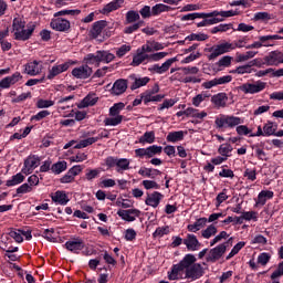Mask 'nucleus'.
<instances>
[{
	"label": "nucleus",
	"instance_id": "1",
	"mask_svg": "<svg viewBox=\"0 0 283 283\" xmlns=\"http://www.w3.org/2000/svg\"><path fill=\"white\" fill-rule=\"evenodd\" d=\"M197 261L196 255L193 254H186L184 259L177 263L174 264L168 272V280L176 281V280H186L187 277V269L191 266V264H195Z\"/></svg>",
	"mask_w": 283,
	"mask_h": 283
},
{
	"label": "nucleus",
	"instance_id": "2",
	"mask_svg": "<svg viewBox=\"0 0 283 283\" xmlns=\"http://www.w3.org/2000/svg\"><path fill=\"white\" fill-rule=\"evenodd\" d=\"M245 43L247 38H243L241 40L234 41L233 43L226 42L214 45L211 49H209V52H211V54L208 55V59L209 61H213L214 59H218V56H222V54H227V52L235 50V48H244Z\"/></svg>",
	"mask_w": 283,
	"mask_h": 283
},
{
	"label": "nucleus",
	"instance_id": "3",
	"mask_svg": "<svg viewBox=\"0 0 283 283\" xmlns=\"http://www.w3.org/2000/svg\"><path fill=\"white\" fill-rule=\"evenodd\" d=\"M107 169H114L117 171V174H125V171H129L132 169L129 165H132V161L128 158H118L114 156H108L104 160Z\"/></svg>",
	"mask_w": 283,
	"mask_h": 283
},
{
	"label": "nucleus",
	"instance_id": "4",
	"mask_svg": "<svg viewBox=\"0 0 283 283\" xmlns=\"http://www.w3.org/2000/svg\"><path fill=\"white\" fill-rule=\"evenodd\" d=\"M178 70H180L184 74L181 83H202V78H200V76L197 75L200 72V69H198L197 66L170 69V74H174V72H178Z\"/></svg>",
	"mask_w": 283,
	"mask_h": 283
},
{
	"label": "nucleus",
	"instance_id": "5",
	"mask_svg": "<svg viewBox=\"0 0 283 283\" xmlns=\"http://www.w3.org/2000/svg\"><path fill=\"white\" fill-rule=\"evenodd\" d=\"M241 124H242V119L233 115L220 114L214 120V125L217 129H229V128L233 129V127H238V125H241Z\"/></svg>",
	"mask_w": 283,
	"mask_h": 283
},
{
	"label": "nucleus",
	"instance_id": "6",
	"mask_svg": "<svg viewBox=\"0 0 283 283\" xmlns=\"http://www.w3.org/2000/svg\"><path fill=\"white\" fill-rule=\"evenodd\" d=\"M266 90V82L256 81L254 83L248 82L239 86V91L243 94H260Z\"/></svg>",
	"mask_w": 283,
	"mask_h": 283
},
{
	"label": "nucleus",
	"instance_id": "7",
	"mask_svg": "<svg viewBox=\"0 0 283 283\" xmlns=\"http://www.w3.org/2000/svg\"><path fill=\"white\" fill-rule=\"evenodd\" d=\"M163 154V146L153 145L147 148L135 149L136 158H154V156H160Z\"/></svg>",
	"mask_w": 283,
	"mask_h": 283
},
{
	"label": "nucleus",
	"instance_id": "8",
	"mask_svg": "<svg viewBox=\"0 0 283 283\" xmlns=\"http://www.w3.org/2000/svg\"><path fill=\"white\" fill-rule=\"evenodd\" d=\"M205 275V269L200 263H192L188 265L186 270V280H191V282H196V280H200Z\"/></svg>",
	"mask_w": 283,
	"mask_h": 283
},
{
	"label": "nucleus",
	"instance_id": "9",
	"mask_svg": "<svg viewBox=\"0 0 283 283\" xmlns=\"http://www.w3.org/2000/svg\"><path fill=\"white\" fill-rule=\"evenodd\" d=\"M71 65H74V62H64L62 64H55L49 67L46 78L49 81H54L56 76H59L60 74H63V72H67Z\"/></svg>",
	"mask_w": 283,
	"mask_h": 283
},
{
	"label": "nucleus",
	"instance_id": "10",
	"mask_svg": "<svg viewBox=\"0 0 283 283\" xmlns=\"http://www.w3.org/2000/svg\"><path fill=\"white\" fill-rule=\"evenodd\" d=\"M41 165V158L36 155H31L24 160V166L22 168V174L25 176H30L36 167Z\"/></svg>",
	"mask_w": 283,
	"mask_h": 283
},
{
	"label": "nucleus",
	"instance_id": "11",
	"mask_svg": "<svg viewBox=\"0 0 283 283\" xmlns=\"http://www.w3.org/2000/svg\"><path fill=\"white\" fill-rule=\"evenodd\" d=\"M228 243H221L216 248L211 249L207 255V262H218L224 253H227Z\"/></svg>",
	"mask_w": 283,
	"mask_h": 283
},
{
	"label": "nucleus",
	"instance_id": "12",
	"mask_svg": "<svg viewBox=\"0 0 283 283\" xmlns=\"http://www.w3.org/2000/svg\"><path fill=\"white\" fill-rule=\"evenodd\" d=\"M23 75L20 72H15L10 76H7L0 81V88L1 90H10L12 85H17L19 81H22Z\"/></svg>",
	"mask_w": 283,
	"mask_h": 283
},
{
	"label": "nucleus",
	"instance_id": "13",
	"mask_svg": "<svg viewBox=\"0 0 283 283\" xmlns=\"http://www.w3.org/2000/svg\"><path fill=\"white\" fill-rule=\"evenodd\" d=\"M231 81H233V77L231 75H224L221 77H216L208 82H203L201 84V87H203L205 90H211V87H217V85H227V83H231Z\"/></svg>",
	"mask_w": 283,
	"mask_h": 283
},
{
	"label": "nucleus",
	"instance_id": "14",
	"mask_svg": "<svg viewBox=\"0 0 283 283\" xmlns=\"http://www.w3.org/2000/svg\"><path fill=\"white\" fill-rule=\"evenodd\" d=\"M265 65H280L283 63V53L280 51H272L263 57Z\"/></svg>",
	"mask_w": 283,
	"mask_h": 283
},
{
	"label": "nucleus",
	"instance_id": "15",
	"mask_svg": "<svg viewBox=\"0 0 283 283\" xmlns=\"http://www.w3.org/2000/svg\"><path fill=\"white\" fill-rule=\"evenodd\" d=\"M50 25L52 30H55L56 32H67L71 28L70 20L63 18L52 19Z\"/></svg>",
	"mask_w": 283,
	"mask_h": 283
},
{
	"label": "nucleus",
	"instance_id": "16",
	"mask_svg": "<svg viewBox=\"0 0 283 283\" xmlns=\"http://www.w3.org/2000/svg\"><path fill=\"white\" fill-rule=\"evenodd\" d=\"M65 249L71 253H78L85 249V241L81 238L69 240L65 242Z\"/></svg>",
	"mask_w": 283,
	"mask_h": 283
},
{
	"label": "nucleus",
	"instance_id": "17",
	"mask_svg": "<svg viewBox=\"0 0 283 283\" xmlns=\"http://www.w3.org/2000/svg\"><path fill=\"white\" fill-rule=\"evenodd\" d=\"M24 72L29 76H38V74L43 72V64L36 60L29 62L24 65Z\"/></svg>",
	"mask_w": 283,
	"mask_h": 283
},
{
	"label": "nucleus",
	"instance_id": "18",
	"mask_svg": "<svg viewBox=\"0 0 283 283\" xmlns=\"http://www.w3.org/2000/svg\"><path fill=\"white\" fill-rule=\"evenodd\" d=\"M34 30H36V25L28 24L27 29H22L14 33L15 41H29L32 34H34Z\"/></svg>",
	"mask_w": 283,
	"mask_h": 283
},
{
	"label": "nucleus",
	"instance_id": "19",
	"mask_svg": "<svg viewBox=\"0 0 283 283\" xmlns=\"http://www.w3.org/2000/svg\"><path fill=\"white\" fill-rule=\"evenodd\" d=\"M177 61L178 57H171L164 62L161 65L154 64L149 69V72H155L156 74H165V72H169V67H171V65H174V63H176Z\"/></svg>",
	"mask_w": 283,
	"mask_h": 283
},
{
	"label": "nucleus",
	"instance_id": "20",
	"mask_svg": "<svg viewBox=\"0 0 283 283\" xmlns=\"http://www.w3.org/2000/svg\"><path fill=\"white\" fill-rule=\"evenodd\" d=\"M117 216L125 220L126 222H134L137 218H140V210L138 209H128V210H118Z\"/></svg>",
	"mask_w": 283,
	"mask_h": 283
},
{
	"label": "nucleus",
	"instance_id": "21",
	"mask_svg": "<svg viewBox=\"0 0 283 283\" xmlns=\"http://www.w3.org/2000/svg\"><path fill=\"white\" fill-rule=\"evenodd\" d=\"M92 67L88 65H82L72 70V76L75 78H90L92 76Z\"/></svg>",
	"mask_w": 283,
	"mask_h": 283
},
{
	"label": "nucleus",
	"instance_id": "22",
	"mask_svg": "<svg viewBox=\"0 0 283 283\" xmlns=\"http://www.w3.org/2000/svg\"><path fill=\"white\" fill-rule=\"evenodd\" d=\"M129 81H132L130 90L134 91V90H139V87H145V85H147V83H149L151 78H149L148 76L139 77L133 74V75H129Z\"/></svg>",
	"mask_w": 283,
	"mask_h": 283
},
{
	"label": "nucleus",
	"instance_id": "23",
	"mask_svg": "<svg viewBox=\"0 0 283 283\" xmlns=\"http://www.w3.org/2000/svg\"><path fill=\"white\" fill-rule=\"evenodd\" d=\"M144 105H149V103H160L165 95L155 94L154 92L146 91L142 94Z\"/></svg>",
	"mask_w": 283,
	"mask_h": 283
},
{
	"label": "nucleus",
	"instance_id": "24",
	"mask_svg": "<svg viewBox=\"0 0 283 283\" xmlns=\"http://www.w3.org/2000/svg\"><path fill=\"white\" fill-rule=\"evenodd\" d=\"M52 202H55V205H61L62 207H65L67 202H70V197H67V193L63 190H57L54 193L51 195Z\"/></svg>",
	"mask_w": 283,
	"mask_h": 283
},
{
	"label": "nucleus",
	"instance_id": "25",
	"mask_svg": "<svg viewBox=\"0 0 283 283\" xmlns=\"http://www.w3.org/2000/svg\"><path fill=\"white\" fill-rule=\"evenodd\" d=\"M105 28H107V21L105 20H99L93 23V27L90 31V34L92 36V39H98V36H101L103 30H105Z\"/></svg>",
	"mask_w": 283,
	"mask_h": 283
},
{
	"label": "nucleus",
	"instance_id": "26",
	"mask_svg": "<svg viewBox=\"0 0 283 283\" xmlns=\"http://www.w3.org/2000/svg\"><path fill=\"white\" fill-rule=\"evenodd\" d=\"M184 244L187 247L188 251H198L201 247L200 241H198L195 234H187L184 239Z\"/></svg>",
	"mask_w": 283,
	"mask_h": 283
},
{
	"label": "nucleus",
	"instance_id": "27",
	"mask_svg": "<svg viewBox=\"0 0 283 283\" xmlns=\"http://www.w3.org/2000/svg\"><path fill=\"white\" fill-rule=\"evenodd\" d=\"M0 249L6 253H17L19 251L18 247L12 245V239L8 234L1 239Z\"/></svg>",
	"mask_w": 283,
	"mask_h": 283
},
{
	"label": "nucleus",
	"instance_id": "28",
	"mask_svg": "<svg viewBox=\"0 0 283 283\" xmlns=\"http://www.w3.org/2000/svg\"><path fill=\"white\" fill-rule=\"evenodd\" d=\"M125 92H127V80H117L112 87V94L120 96V94H125Z\"/></svg>",
	"mask_w": 283,
	"mask_h": 283
},
{
	"label": "nucleus",
	"instance_id": "29",
	"mask_svg": "<svg viewBox=\"0 0 283 283\" xmlns=\"http://www.w3.org/2000/svg\"><path fill=\"white\" fill-rule=\"evenodd\" d=\"M124 3H125V0H113L112 2L104 6V8L101 10V13L109 14V12H114V11L123 8Z\"/></svg>",
	"mask_w": 283,
	"mask_h": 283
},
{
	"label": "nucleus",
	"instance_id": "30",
	"mask_svg": "<svg viewBox=\"0 0 283 283\" xmlns=\"http://www.w3.org/2000/svg\"><path fill=\"white\" fill-rule=\"evenodd\" d=\"M96 103H98V96H96L95 93H90L87 96L83 98V101L77 105V107L80 109H83L85 107H93V105H95Z\"/></svg>",
	"mask_w": 283,
	"mask_h": 283
},
{
	"label": "nucleus",
	"instance_id": "31",
	"mask_svg": "<svg viewBox=\"0 0 283 283\" xmlns=\"http://www.w3.org/2000/svg\"><path fill=\"white\" fill-rule=\"evenodd\" d=\"M160 200H163V193L155 191L147 196L145 202L148 207H153L154 209H156V207L160 205Z\"/></svg>",
	"mask_w": 283,
	"mask_h": 283
},
{
	"label": "nucleus",
	"instance_id": "32",
	"mask_svg": "<svg viewBox=\"0 0 283 283\" xmlns=\"http://www.w3.org/2000/svg\"><path fill=\"white\" fill-rule=\"evenodd\" d=\"M227 101H229L227 93H218L211 96V103L214 104V107L218 108L227 107Z\"/></svg>",
	"mask_w": 283,
	"mask_h": 283
},
{
	"label": "nucleus",
	"instance_id": "33",
	"mask_svg": "<svg viewBox=\"0 0 283 283\" xmlns=\"http://www.w3.org/2000/svg\"><path fill=\"white\" fill-rule=\"evenodd\" d=\"M274 192L271 190H262L259 195H258V199H256V207L258 205H261V207H264V205H266V200H271L273 199Z\"/></svg>",
	"mask_w": 283,
	"mask_h": 283
},
{
	"label": "nucleus",
	"instance_id": "34",
	"mask_svg": "<svg viewBox=\"0 0 283 283\" xmlns=\"http://www.w3.org/2000/svg\"><path fill=\"white\" fill-rule=\"evenodd\" d=\"M232 151H233V146H231V144L229 143L221 144L218 148L219 156H222L226 160H229V158H231Z\"/></svg>",
	"mask_w": 283,
	"mask_h": 283
},
{
	"label": "nucleus",
	"instance_id": "35",
	"mask_svg": "<svg viewBox=\"0 0 283 283\" xmlns=\"http://www.w3.org/2000/svg\"><path fill=\"white\" fill-rule=\"evenodd\" d=\"M145 61L149 62V54H144L142 51L137 49V53L133 56L132 65L133 67H138V65H142V63H145Z\"/></svg>",
	"mask_w": 283,
	"mask_h": 283
},
{
	"label": "nucleus",
	"instance_id": "36",
	"mask_svg": "<svg viewBox=\"0 0 283 283\" xmlns=\"http://www.w3.org/2000/svg\"><path fill=\"white\" fill-rule=\"evenodd\" d=\"M240 11L238 10H229V11H212L209 13V17H220L221 19H229L230 17H238Z\"/></svg>",
	"mask_w": 283,
	"mask_h": 283
},
{
	"label": "nucleus",
	"instance_id": "37",
	"mask_svg": "<svg viewBox=\"0 0 283 283\" xmlns=\"http://www.w3.org/2000/svg\"><path fill=\"white\" fill-rule=\"evenodd\" d=\"M207 98H211V94L207 91H203V92L199 93L198 95H196L195 97H192V105L195 107H200V105L202 103H205V101H207Z\"/></svg>",
	"mask_w": 283,
	"mask_h": 283
},
{
	"label": "nucleus",
	"instance_id": "38",
	"mask_svg": "<svg viewBox=\"0 0 283 283\" xmlns=\"http://www.w3.org/2000/svg\"><path fill=\"white\" fill-rule=\"evenodd\" d=\"M167 143H179L185 140V133L182 130L170 132L166 137Z\"/></svg>",
	"mask_w": 283,
	"mask_h": 283
},
{
	"label": "nucleus",
	"instance_id": "39",
	"mask_svg": "<svg viewBox=\"0 0 283 283\" xmlns=\"http://www.w3.org/2000/svg\"><path fill=\"white\" fill-rule=\"evenodd\" d=\"M125 118V116H111L106 117L104 119V125L105 127H117V125H120V123H123V119Z\"/></svg>",
	"mask_w": 283,
	"mask_h": 283
},
{
	"label": "nucleus",
	"instance_id": "40",
	"mask_svg": "<svg viewBox=\"0 0 283 283\" xmlns=\"http://www.w3.org/2000/svg\"><path fill=\"white\" fill-rule=\"evenodd\" d=\"M207 224V218H199L195 223L188 224L187 229L191 233L200 231Z\"/></svg>",
	"mask_w": 283,
	"mask_h": 283
},
{
	"label": "nucleus",
	"instance_id": "41",
	"mask_svg": "<svg viewBox=\"0 0 283 283\" xmlns=\"http://www.w3.org/2000/svg\"><path fill=\"white\" fill-rule=\"evenodd\" d=\"M97 59H99V63H112L116 56L109 51H97Z\"/></svg>",
	"mask_w": 283,
	"mask_h": 283
},
{
	"label": "nucleus",
	"instance_id": "42",
	"mask_svg": "<svg viewBox=\"0 0 283 283\" xmlns=\"http://www.w3.org/2000/svg\"><path fill=\"white\" fill-rule=\"evenodd\" d=\"M156 142V133L151 132H146L142 137H139V143L140 145H151Z\"/></svg>",
	"mask_w": 283,
	"mask_h": 283
},
{
	"label": "nucleus",
	"instance_id": "43",
	"mask_svg": "<svg viewBox=\"0 0 283 283\" xmlns=\"http://www.w3.org/2000/svg\"><path fill=\"white\" fill-rule=\"evenodd\" d=\"M253 72H255V69L251 64H245L230 71V74H252Z\"/></svg>",
	"mask_w": 283,
	"mask_h": 283
},
{
	"label": "nucleus",
	"instance_id": "44",
	"mask_svg": "<svg viewBox=\"0 0 283 283\" xmlns=\"http://www.w3.org/2000/svg\"><path fill=\"white\" fill-rule=\"evenodd\" d=\"M25 180V176L23 174L18 172L17 175H13L11 179L7 180L8 187H17V185H21Z\"/></svg>",
	"mask_w": 283,
	"mask_h": 283
},
{
	"label": "nucleus",
	"instance_id": "45",
	"mask_svg": "<svg viewBox=\"0 0 283 283\" xmlns=\"http://www.w3.org/2000/svg\"><path fill=\"white\" fill-rule=\"evenodd\" d=\"M138 174L139 176H144V178H154L155 176H160V170L153 168H140Z\"/></svg>",
	"mask_w": 283,
	"mask_h": 283
},
{
	"label": "nucleus",
	"instance_id": "46",
	"mask_svg": "<svg viewBox=\"0 0 283 283\" xmlns=\"http://www.w3.org/2000/svg\"><path fill=\"white\" fill-rule=\"evenodd\" d=\"M258 55V51H247L245 53H238L237 61L238 63H244L250 59H254Z\"/></svg>",
	"mask_w": 283,
	"mask_h": 283
},
{
	"label": "nucleus",
	"instance_id": "47",
	"mask_svg": "<svg viewBox=\"0 0 283 283\" xmlns=\"http://www.w3.org/2000/svg\"><path fill=\"white\" fill-rule=\"evenodd\" d=\"M169 10H171V7L158 3L151 8V14L153 17H158V14H163V12H169Z\"/></svg>",
	"mask_w": 283,
	"mask_h": 283
},
{
	"label": "nucleus",
	"instance_id": "48",
	"mask_svg": "<svg viewBox=\"0 0 283 283\" xmlns=\"http://www.w3.org/2000/svg\"><path fill=\"white\" fill-rule=\"evenodd\" d=\"M138 21H140V13L138 11L129 10L128 12H126L127 24L138 23Z\"/></svg>",
	"mask_w": 283,
	"mask_h": 283
},
{
	"label": "nucleus",
	"instance_id": "49",
	"mask_svg": "<svg viewBox=\"0 0 283 283\" xmlns=\"http://www.w3.org/2000/svg\"><path fill=\"white\" fill-rule=\"evenodd\" d=\"M143 25H145V21L143 20H139L138 22H134L132 25L126 27L124 29V34H134V32H138V30L143 28Z\"/></svg>",
	"mask_w": 283,
	"mask_h": 283
},
{
	"label": "nucleus",
	"instance_id": "50",
	"mask_svg": "<svg viewBox=\"0 0 283 283\" xmlns=\"http://www.w3.org/2000/svg\"><path fill=\"white\" fill-rule=\"evenodd\" d=\"M67 169V161H57L51 166V171L53 174H63Z\"/></svg>",
	"mask_w": 283,
	"mask_h": 283
},
{
	"label": "nucleus",
	"instance_id": "51",
	"mask_svg": "<svg viewBox=\"0 0 283 283\" xmlns=\"http://www.w3.org/2000/svg\"><path fill=\"white\" fill-rule=\"evenodd\" d=\"M196 19H209V13H188L181 17V21H196Z\"/></svg>",
	"mask_w": 283,
	"mask_h": 283
},
{
	"label": "nucleus",
	"instance_id": "52",
	"mask_svg": "<svg viewBox=\"0 0 283 283\" xmlns=\"http://www.w3.org/2000/svg\"><path fill=\"white\" fill-rule=\"evenodd\" d=\"M216 233H218V228L216 227V224H210L207 229L201 231V235L202 238H205V240H209V238H213Z\"/></svg>",
	"mask_w": 283,
	"mask_h": 283
},
{
	"label": "nucleus",
	"instance_id": "53",
	"mask_svg": "<svg viewBox=\"0 0 283 283\" xmlns=\"http://www.w3.org/2000/svg\"><path fill=\"white\" fill-rule=\"evenodd\" d=\"M123 109H125V103H116L109 108V116H123L120 115V112H123Z\"/></svg>",
	"mask_w": 283,
	"mask_h": 283
},
{
	"label": "nucleus",
	"instance_id": "54",
	"mask_svg": "<svg viewBox=\"0 0 283 283\" xmlns=\"http://www.w3.org/2000/svg\"><path fill=\"white\" fill-rule=\"evenodd\" d=\"M263 130L265 136H273L275 132H277V124L273 122H268L266 124H264Z\"/></svg>",
	"mask_w": 283,
	"mask_h": 283
},
{
	"label": "nucleus",
	"instance_id": "55",
	"mask_svg": "<svg viewBox=\"0 0 283 283\" xmlns=\"http://www.w3.org/2000/svg\"><path fill=\"white\" fill-rule=\"evenodd\" d=\"M12 28L14 34H17V32H21V30L25 28V22L21 18H14L12 22Z\"/></svg>",
	"mask_w": 283,
	"mask_h": 283
},
{
	"label": "nucleus",
	"instance_id": "56",
	"mask_svg": "<svg viewBox=\"0 0 283 283\" xmlns=\"http://www.w3.org/2000/svg\"><path fill=\"white\" fill-rule=\"evenodd\" d=\"M128 52H132V45L124 44L116 49V56L118 59H123V56H125V54H127Z\"/></svg>",
	"mask_w": 283,
	"mask_h": 283
},
{
	"label": "nucleus",
	"instance_id": "57",
	"mask_svg": "<svg viewBox=\"0 0 283 283\" xmlns=\"http://www.w3.org/2000/svg\"><path fill=\"white\" fill-rule=\"evenodd\" d=\"M164 235H169V226L159 227L153 233V238H163Z\"/></svg>",
	"mask_w": 283,
	"mask_h": 283
},
{
	"label": "nucleus",
	"instance_id": "58",
	"mask_svg": "<svg viewBox=\"0 0 283 283\" xmlns=\"http://www.w3.org/2000/svg\"><path fill=\"white\" fill-rule=\"evenodd\" d=\"M231 61L232 57L229 55H226L223 57H221L217 63V67H219V70H222V67H229V65H231Z\"/></svg>",
	"mask_w": 283,
	"mask_h": 283
},
{
	"label": "nucleus",
	"instance_id": "59",
	"mask_svg": "<svg viewBox=\"0 0 283 283\" xmlns=\"http://www.w3.org/2000/svg\"><path fill=\"white\" fill-rule=\"evenodd\" d=\"M209 35L205 33H192L186 38V41H207Z\"/></svg>",
	"mask_w": 283,
	"mask_h": 283
},
{
	"label": "nucleus",
	"instance_id": "60",
	"mask_svg": "<svg viewBox=\"0 0 283 283\" xmlns=\"http://www.w3.org/2000/svg\"><path fill=\"white\" fill-rule=\"evenodd\" d=\"M11 240H15L17 242H23V235L21 234V230L11 229L7 234Z\"/></svg>",
	"mask_w": 283,
	"mask_h": 283
},
{
	"label": "nucleus",
	"instance_id": "61",
	"mask_svg": "<svg viewBox=\"0 0 283 283\" xmlns=\"http://www.w3.org/2000/svg\"><path fill=\"white\" fill-rule=\"evenodd\" d=\"M269 262H271V254L266 252H262L261 254H259L258 264H261V266H266Z\"/></svg>",
	"mask_w": 283,
	"mask_h": 283
},
{
	"label": "nucleus",
	"instance_id": "62",
	"mask_svg": "<svg viewBox=\"0 0 283 283\" xmlns=\"http://www.w3.org/2000/svg\"><path fill=\"white\" fill-rule=\"evenodd\" d=\"M54 106V101L52 99H39L36 102L38 109H45L48 107Z\"/></svg>",
	"mask_w": 283,
	"mask_h": 283
},
{
	"label": "nucleus",
	"instance_id": "63",
	"mask_svg": "<svg viewBox=\"0 0 283 283\" xmlns=\"http://www.w3.org/2000/svg\"><path fill=\"white\" fill-rule=\"evenodd\" d=\"M243 220L258 222V212L255 211H245L242 212Z\"/></svg>",
	"mask_w": 283,
	"mask_h": 283
},
{
	"label": "nucleus",
	"instance_id": "64",
	"mask_svg": "<svg viewBox=\"0 0 283 283\" xmlns=\"http://www.w3.org/2000/svg\"><path fill=\"white\" fill-rule=\"evenodd\" d=\"M283 276V261L279 263L276 270L271 274V280H277Z\"/></svg>",
	"mask_w": 283,
	"mask_h": 283
}]
</instances>
